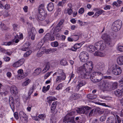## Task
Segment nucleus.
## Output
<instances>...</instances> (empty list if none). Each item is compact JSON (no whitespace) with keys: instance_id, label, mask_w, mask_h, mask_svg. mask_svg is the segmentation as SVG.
<instances>
[{"instance_id":"f257e3e1","label":"nucleus","mask_w":123,"mask_h":123,"mask_svg":"<svg viewBox=\"0 0 123 123\" xmlns=\"http://www.w3.org/2000/svg\"><path fill=\"white\" fill-rule=\"evenodd\" d=\"M90 63L91 66L92 68H89V66L86 63L83 65L78 68L76 71L81 76L82 78H88L90 75V72L93 68V64L91 61H89Z\"/></svg>"},{"instance_id":"f03ea898","label":"nucleus","mask_w":123,"mask_h":123,"mask_svg":"<svg viewBox=\"0 0 123 123\" xmlns=\"http://www.w3.org/2000/svg\"><path fill=\"white\" fill-rule=\"evenodd\" d=\"M91 76H89L91 80L94 82H98L101 81L103 78V74L101 72H95L92 73Z\"/></svg>"},{"instance_id":"7ed1b4c3","label":"nucleus","mask_w":123,"mask_h":123,"mask_svg":"<svg viewBox=\"0 0 123 123\" xmlns=\"http://www.w3.org/2000/svg\"><path fill=\"white\" fill-rule=\"evenodd\" d=\"M109 69L110 72L116 75H120L122 72V69L121 68L118 67L117 65L114 64Z\"/></svg>"},{"instance_id":"20e7f679","label":"nucleus","mask_w":123,"mask_h":123,"mask_svg":"<svg viewBox=\"0 0 123 123\" xmlns=\"http://www.w3.org/2000/svg\"><path fill=\"white\" fill-rule=\"evenodd\" d=\"M58 73L59 75L56 76L55 82L56 83H59L64 80L66 78V74L62 70H59L58 72Z\"/></svg>"},{"instance_id":"39448f33","label":"nucleus","mask_w":123,"mask_h":123,"mask_svg":"<svg viewBox=\"0 0 123 123\" xmlns=\"http://www.w3.org/2000/svg\"><path fill=\"white\" fill-rule=\"evenodd\" d=\"M122 22L120 20H117L115 21L112 25V29L115 31L117 32L119 31L122 27Z\"/></svg>"},{"instance_id":"423d86ee","label":"nucleus","mask_w":123,"mask_h":123,"mask_svg":"<svg viewBox=\"0 0 123 123\" xmlns=\"http://www.w3.org/2000/svg\"><path fill=\"white\" fill-rule=\"evenodd\" d=\"M79 57L80 61L83 63L86 62L89 58L88 54L86 52L84 51L80 53Z\"/></svg>"},{"instance_id":"0eeeda50","label":"nucleus","mask_w":123,"mask_h":123,"mask_svg":"<svg viewBox=\"0 0 123 123\" xmlns=\"http://www.w3.org/2000/svg\"><path fill=\"white\" fill-rule=\"evenodd\" d=\"M46 15V13L43 10H39V14L38 15L37 20L38 21L43 20L45 19Z\"/></svg>"},{"instance_id":"6e6552de","label":"nucleus","mask_w":123,"mask_h":123,"mask_svg":"<svg viewBox=\"0 0 123 123\" xmlns=\"http://www.w3.org/2000/svg\"><path fill=\"white\" fill-rule=\"evenodd\" d=\"M102 39L105 41V43L107 45L111 43V40L110 36L106 33H104L102 36Z\"/></svg>"},{"instance_id":"1a4fd4ad","label":"nucleus","mask_w":123,"mask_h":123,"mask_svg":"<svg viewBox=\"0 0 123 123\" xmlns=\"http://www.w3.org/2000/svg\"><path fill=\"white\" fill-rule=\"evenodd\" d=\"M74 111H72L67 114L63 118V121L64 122L67 121L72 120H74V117H71L74 114Z\"/></svg>"},{"instance_id":"9d476101","label":"nucleus","mask_w":123,"mask_h":123,"mask_svg":"<svg viewBox=\"0 0 123 123\" xmlns=\"http://www.w3.org/2000/svg\"><path fill=\"white\" fill-rule=\"evenodd\" d=\"M105 67L104 63L102 62H100L97 64L95 68L96 70L102 71L104 69Z\"/></svg>"},{"instance_id":"9b49d317","label":"nucleus","mask_w":123,"mask_h":123,"mask_svg":"<svg viewBox=\"0 0 123 123\" xmlns=\"http://www.w3.org/2000/svg\"><path fill=\"white\" fill-rule=\"evenodd\" d=\"M20 118L22 121L24 123H26L28 121V117L25 113L23 111H20L19 112Z\"/></svg>"},{"instance_id":"f8f14e48","label":"nucleus","mask_w":123,"mask_h":123,"mask_svg":"<svg viewBox=\"0 0 123 123\" xmlns=\"http://www.w3.org/2000/svg\"><path fill=\"white\" fill-rule=\"evenodd\" d=\"M63 22L64 20L63 19H62L58 23L56 26L55 28L54 31L55 32H58L61 30L62 28L61 25L63 24Z\"/></svg>"},{"instance_id":"ddd939ff","label":"nucleus","mask_w":123,"mask_h":123,"mask_svg":"<svg viewBox=\"0 0 123 123\" xmlns=\"http://www.w3.org/2000/svg\"><path fill=\"white\" fill-rule=\"evenodd\" d=\"M11 93L13 95L15 96L18 92V90L16 87L14 86H12L10 88Z\"/></svg>"},{"instance_id":"4468645a","label":"nucleus","mask_w":123,"mask_h":123,"mask_svg":"<svg viewBox=\"0 0 123 123\" xmlns=\"http://www.w3.org/2000/svg\"><path fill=\"white\" fill-rule=\"evenodd\" d=\"M24 60L23 59H21L17 62L14 63L12 66L13 67L15 68L21 66L24 63Z\"/></svg>"},{"instance_id":"2eb2a0df","label":"nucleus","mask_w":123,"mask_h":123,"mask_svg":"<svg viewBox=\"0 0 123 123\" xmlns=\"http://www.w3.org/2000/svg\"><path fill=\"white\" fill-rule=\"evenodd\" d=\"M78 84L76 87V88L78 90L80 87L85 85L86 83V82L83 80H81L80 79H79L78 80Z\"/></svg>"},{"instance_id":"dca6fc26","label":"nucleus","mask_w":123,"mask_h":123,"mask_svg":"<svg viewBox=\"0 0 123 123\" xmlns=\"http://www.w3.org/2000/svg\"><path fill=\"white\" fill-rule=\"evenodd\" d=\"M44 38L45 40L50 41H53L55 40L54 37L52 35H51L49 33H48L45 36Z\"/></svg>"},{"instance_id":"f3484780","label":"nucleus","mask_w":123,"mask_h":123,"mask_svg":"<svg viewBox=\"0 0 123 123\" xmlns=\"http://www.w3.org/2000/svg\"><path fill=\"white\" fill-rule=\"evenodd\" d=\"M114 93L116 96L119 98H121L123 96L122 89L117 90L114 92Z\"/></svg>"},{"instance_id":"a211bd4d","label":"nucleus","mask_w":123,"mask_h":123,"mask_svg":"<svg viewBox=\"0 0 123 123\" xmlns=\"http://www.w3.org/2000/svg\"><path fill=\"white\" fill-rule=\"evenodd\" d=\"M9 102L10 106L12 111L14 110L15 106L14 102L13 101V98L12 97H10L9 98Z\"/></svg>"},{"instance_id":"6ab92c4d","label":"nucleus","mask_w":123,"mask_h":123,"mask_svg":"<svg viewBox=\"0 0 123 123\" xmlns=\"http://www.w3.org/2000/svg\"><path fill=\"white\" fill-rule=\"evenodd\" d=\"M105 88L106 89L109 90H112V86L108 82H105L103 84Z\"/></svg>"},{"instance_id":"aec40b11","label":"nucleus","mask_w":123,"mask_h":123,"mask_svg":"<svg viewBox=\"0 0 123 123\" xmlns=\"http://www.w3.org/2000/svg\"><path fill=\"white\" fill-rule=\"evenodd\" d=\"M30 45V43L29 42H26L24 45L23 48H21V50L23 51H26L28 50V47Z\"/></svg>"},{"instance_id":"412c9836","label":"nucleus","mask_w":123,"mask_h":123,"mask_svg":"<svg viewBox=\"0 0 123 123\" xmlns=\"http://www.w3.org/2000/svg\"><path fill=\"white\" fill-rule=\"evenodd\" d=\"M117 61L118 64L120 65L123 64V56H120L118 57L117 59Z\"/></svg>"},{"instance_id":"4be33fe9","label":"nucleus","mask_w":123,"mask_h":123,"mask_svg":"<svg viewBox=\"0 0 123 123\" xmlns=\"http://www.w3.org/2000/svg\"><path fill=\"white\" fill-rule=\"evenodd\" d=\"M57 102H53L51 107V110L52 113H54L55 112V110L56 109L57 105Z\"/></svg>"},{"instance_id":"5701e85b","label":"nucleus","mask_w":123,"mask_h":123,"mask_svg":"<svg viewBox=\"0 0 123 123\" xmlns=\"http://www.w3.org/2000/svg\"><path fill=\"white\" fill-rule=\"evenodd\" d=\"M50 66V64L49 62H47L46 63L45 66L42 71V72L44 73L48 71L49 68Z\"/></svg>"},{"instance_id":"b1692460","label":"nucleus","mask_w":123,"mask_h":123,"mask_svg":"<svg viewBox=\"0 0 123 123\" xmlns=\"http://www.w3.org/2000/svg\"><path fill=\"white\" fill-rule=\"evenodd\" d=\"M34 89V86H32L28 92V96L26 98V99L29 100L31 98L30 95L33 93Z\"/></svg>"},{"instance_id":"393cba45","label":"nucleus","mask_w":123,"mask_h":123,"mask_svg":"<svg viewBox=\"0 0 123 123\" xmlns=\"http://www.w3.org/2000/svg\"><path fill=\"white\" fill-rule=\"evenodd\" d=\"M30 73V70L29 69H27L25 72L24 73L23 75L19 76L21 78L23 79L28 75Z\"/></svg>"},{"instance_id":"a878e982","label":"nucleus","mask_w":123,"mask_h":123,"mask_svg":"<svg viewBox=\"0 0 123 123\" xmlns=\"http://www.w3.org/2000/svg\"><path fill=\"white\" fill-rule=\"evenodd\" d=\"M54 5L52 2L49 3L47 5V7L48 10L49 11H52L54 9Z\"/></svg>"},{"instance_id":"bb28decb","label":"nucleus","mask_w":123,"mask_h":123,"mask_svg":"<svg viewBox=\"0 0 123 123\" xmlns=\"http://www.w3.org/2000/svg\"><path fill=\"white\" fill-rule=\"evenodd\" d=\"M87 49L89 51L91 52H94L96 49L95 46L92 45L88 46L87 48Z\"/></svg>"},{"instance_id":"cd10ccee","label":"nucleus","mask_w":123,"mask_h":123,"mask_svg":"<svg viewBox=\"0 0 123 123\" xmlns=\"http://www.w3.org/2000/svg\"><path fill=\"white\" fill-rule=\"evenodd\" d=\"M87 97L90 100L95 98L97 97L96 95L94 94H89L87 95Z\"/></svg>"},{"instance_id":"c85d7f7f","label":"nucleus","mask_w":123,"mask_h":123,"mask_svg":"<svg viewBox=\"0 0 123 123\" xmlns=\"http://www.w3.org/2000/svg\"><path fill=\"white\" fill-rule=\"evenodd\" d=\"M102 43H101V41H100L95 43V47L96 49L97 50H100V45L102 44Z\"/></svg>"},{"instance_id":"c756f323","label":"nucleus","mask_w":123,"mask_h":123,"mask_svg":"<svg viewBox=\"0 0 123 123\" xmlns=\"http://www.w3.org/2000/svg\"><path fill=\"white\" fill-rule=\"evenodd\" d=\"M19 37L18 35L15 36L14 39L11 41V42H12V44H13L14 42L16 43H18L19 41Z\"/></svg>"},{"instance_id":"7c9ffc66","label":"nucleus","mask_w":123,"mask_h":123,"mask_svg":"<svg viewBox=\"0 0 123 123\" xmlns=\"http://www.w3.org/2000/svg\"><path fill=\"white\" fill-rule=\"evenodd\" d=\"M94 54L95 56L100 57H103L105 56V54L99 51H96Z\"/></svg>"},{"instance_id":"2f4dec72","label":"nucleus","mask_w":123,"mask_h":123,"mask_svg":"<svg viewBox=\"0 0 123 123\" xmlns=\"http://www.w3.org/2000/svg\"><path fill=\"white\" fill-rule=\"evenodd\" d=\"M114 115L117 122L118 123H121L122 120L121 118L117 115L115 114H114Z\"/></svg>"},{"instance_id":"473e14b6","label":"nucleus","mask_w":123,"mask_h":123,"mask_svg":"<svg viewBox=\"0 0 123 123\" xmlns=\"http://www.w3.org/2000/svg\"><path fill=\"white\" fill-rule=\"evenodd\" d=\"M73 12L72 9H69L66 8L65 10L64 11V13L65 14L68 13L69 15H71Z\"/></svg>"},{"instance_id":"72a5a7b5","label":"nucleus","mask_w":123,"mask_h":123,"mask_svg":"<svg viewBox=\"0 0 123 123\" xmlns=\"http://www.w3.org/2000/svg\"><path fill=\"white\" fill-rule=\"evenodd\" d=\"M47 102L49 103L51 102L52 101H55L56 100V98L52 96H50L47 98Z\"/></svg>"},{"instance_id":"f704fd0d","label":"nucleus","mask_w":123,"mask_h":123,"mask_svg":"<svg viewBox=\"0 0 123 123\" xmlns=\"http://www.w3.org/2000/svg\"><path fill=\"white\" fill-rule=\"evenodd\" d=\"M41 72V69L40 68H38L36 69L33 73L34 75L39 74Z\"/></svg>"},{"instance_id":"c9c22d12","label":"nucleus","mask_w":123,"mask_h":123,"mask_svg":"<svg viewBox=\"0 0 123 123\" xmlns=\"http://www.w3.org/2000/svg\"><path fill=\"white\" fill-rule=\"evenodd\" d=\"M79 95L78 94L73 93L71 97L72 99L75 100L79 98Z\"/></svg>"},{"instance_id":"e433bc0d","label":"nucleus","mask_w":123,"mask_h":123,"mask_svg":"<svg viewBox=\"0 0 123 123\" xmlns=\"http://www.w3.org/2000/svg\"><path fill=\"white\" fill-rule=\"evenodd\" d=\"M114 119L113 117H110L107 120V123H114Z\"/></svg>"},{"instance_id":"4c0bfd02","label":"nucleus","mask_w":123,"mask_h":123,"mask_svg":"<svg viewBox=\"0 0 123 123\" xmlns=\"http://www.w3.org/2000/svg\"><path fill=\"white\" fill-rule=\"evenodd\" d=\"M18 78L19 79H21V78L19 77V76L23 75V71L22 69H20L18 71Z\"/></svg>"},{"instance_id":"58836bf2","label":"nucleus","mask_w":123,"mask_h":123,"mask_svg":"<svg viewBox=\"0 0 123 123\" xmlns=\"http://www.w3.org/2000/svg\"><path fill=\"white\" fill-rule=\"evenodd\" d=\"M101 43H102L100 44V50H102L105 49L106 47V45L105 43H103L102 41H101Z\"/></svg>"},{"instance_id":"ea45409f","label":"nucleus","mask_w":123,"mask_h":123,"mask_svg":"<svg viewBox=\"0 0 123 123\" xmlns=\"http://www.w3.org/2000/svg\"><path fill=\"white\" fill-rule=\"evenodd\" d=\"M118 84L117 82H114L113 83L112 86V90H114L117 88Z\"/></svg>"},{"instance_id":"a19ab883","label":"nucleus","mask_w":123,"mask_h":123,"mask_svg":"<svg viewBox=\"0 0 123 123\" xmlns=\"http://www.w3.org/2000/svg\"><path fill=\"white\" fill-rule=\"evenodd\" d=\"M56 118L55 116L52 117L50 119V123H56Z\"/></svg>"},{"instance_id":"79ce46f5","label":"nucleus","mask_w":123,"mask_h":123,"mask_svg":"<svg viewBox=\"0 0 123 123\" xmlns=\"http://www.w3.org/2000/svg\"><path fill=\"white\" fill-rule=\"evenodd\" d=\"M51 46L53 47H57L59 45L58 42L56 41L51 43Z\"/></svg>"},{"instance_id":"37998d69","label":"nucleus","mask_w":123,"mask_h":123,"mask_svg":"<svg viewBox=\"0 0 123 123\" xmlns=\"http://www.w3.org/2000/svg\"><path fill=\"white\" fill-rule=\"evenodd\" d=\"M31 80H30L28 79L26 80L22 84V86H25L27 85L30 82Z\"/></svg>"},{"instance_id":"c03bdc74","label":"nucleus","mask_w":123,"mask_h":123,"mask_svg":"<svg viewBox=\"0 0 123 123\" xmlns=\"http://www.w3.org/2000/svg\"><path fill=\"white\" fill-rule=\"evenodd\" d=\"M60 63L61 65L63 66H65L67 65V62L65 60H62L60 61Z\"/></svg>"},{"instance_id":"a18cd8bd","label":"nucleus","mask_w":123,"mask_h":123,"mask_svg":"<svg viewBox=\"0 0 123 123\" xmlns=\"http://www.w3.org/2000/svg\"><path fill=\"white\" fill-rule=\"evenodd\" d=\"M43 53H44L42 51H41V50H39L37 54V56L38 57H40L42 55Z\"/></svg>"},{"instance_id":"49530a36","label":"nucleus","mask_w":123,"mask_h":123,"mask_svg":"<svg viewBox=\"0 0 123 123\" xmlns=\"http://www.w3.org/2000/svg\"><path fill=\"white\" fill-rule=\"evenodd\" d=\"M63 86V84L62 83H60L57 86L56 88V89L57 90H59L60 89H62V87Z\"/></svg>"},{"instance_id":"de8ad7c7","label":"nucleus","mask_w":123,"mask_h":123,"mask_svg":"<svg viewBox=\"0 0 123 123\" xmlns=\"http://www.w3.org/2000/svg\"><path fill=\"white\" fill-rule=\"evenodd\" d=\"M96 111L99 114H101L103 113L104 111H102L99 108H97L95 109Z\"/></svg>"},{"instance_id":"09e8293b","label":"nucleus","mask_w":123,"mask_h":123,"mask_svg":"<svg viewBox=\"0 0 123 123\" xmlns=\"http://www.w3.org/2000/svg\"><path fill=\"white\" fill-rule=\"evenodd\" d=\"M72 37L73 38V40L76 41L79 38L78 36L77 35H74L72 36Z\"/></svg>"},{"instance_id":"8fccbe9b","label":"nucleus","mask_w":123,"mask_h":123,"mask_svg":"<svg viewBox=\"0 0 123 123\" xmlns=\"http://www.w3.org/2000/svg\"><path fill=\"white\" fill-rule=\"evenodd\" d=\"M31 53V50L26 52L24 55V56L25 57H26L30 55Z\"/></svg>"},{"instance_id":"3c124183","label":"nucleus","mask_w":123,"mask_h":123,"mask_svg":"<svg viewBox=\"0 0 123 123\" xmlns=\"http://www.w3.org/2000/svg\"><path fill=\"white\" fill-rule=\"evenodd\" d=\"M78 113L80 114H84V111L83 108H80L77 111Z\"/></svg>"},{"instance_id":"603ef678","label":"nucleus","mask_w":123,"mask_h":123,"mask_svg":"<svg viewBox=\"0 0 123 123\" xmlns=\"http://www.w3.org/2000/svg\"><path fill=\"white\" fill-rule=\"evenodd\" d=\"M117 49L120 52H123V46H119L117 47Z\"/></svg>"},{"instance_id":"864d4df0","label":"nucleus","mask_w":123,"mask_h":123,"mask_svg":"<svg viewBox=\"0 0 123 123\" xmlns=\"http://www.w3.org/2000/svg\"><path fill=\"white\" fill-rule=\"evenodd\" d=\"M91 108L90 107H89L88 106H86L83 108V110L84 111V113L86 111L87 112H88L89 110Z\"/></svg>"},{"instance_id":"5fc2aeb1","label":"nucleus","mask_w":123,"mask_h":123,"mask_svg":"<svg viewBox=\"0 0 123 123\" xmlns=\"http://www.w3.org/2000/svg\"><path fill=\"white\" fill-rule=\"evenodd\" d=\"M43 44V43L42 42H40L39 43L37 46V48L38 49H40Z\"/></svg>"},{"instance_id":"6e6d98bb","label":"nucleus","mask_w":123,"mask_h":123,"mask_svg":"<svg viewBox=\"0 0 123 123\" xmlns=\"http://www.w3.org/2000/svg\"><path fill=\"white\" fill-rule=\"evenodd\" d=\"M35 36V34L32 32L30 33L29 37H31L32 40H33L34 39Z\"/></svg>"},{"instance_id":"4d7b16f0","label":"nucleus","mask_w":123,"mask_h":123,"mask_svg":"<svg viewBox=\"0 0 123 123\" xmlns=\"http://www.w3.org/2000/svg\"><path fill=\"white\" fill-rule=\"evenodd\" d=\"M74 121L75 123H81L80 119H79V118L78 117H76L75 118Z\"/></svg>"},{"instance_id":"13d9d810","label":"nucleus","mask_w":123,"mask_h":123,"mask_svg":"<svg viewBox=\"0 0 123 123\" xmlns=\"http://www.w3.org/2000/svg\"><path fill=\"white\" fill-rule=\"evenodd\" d=\"M52 73V72H50L47 73L44 76V78L45 79H47L48 77L51 74V73Z\"/></svg>"},{"instance_id":"bf43d9fd","label":"nucleus","mask_w":123,"mask_h":123,"mask_svg":"<svg viewBox=\"0 0 123 123\" xmlns=\"http://www.w3.org/2000/svg\"><path fill=\"white\" fill-rule=\"evenodd\" d=\"M74 45L77 49L80 48L81 46V44L80 43H76Z\"/></svg>"},{"instance_id":"052dcab7","label":"nucleus","mask_w":123,"mask_h":123,"mask_svg":"<svg viewBox=\"0 0 123 123\" xmlns=\"http://www.w3.org/2000/svg\"><path fill=\"white\" fill-rule=\"evenodd\" d=\"M14 116L15 118L17 120L19 118L18 115V113L17 112H15L14 114Z\"/></svg>"},{"instance_id":"680f3d73","label":"nucleus","mask_w":123,"mask_h":123,"mask_svg":"<svg viewBox=\"0 0 123 123\" xmlns=\"http://www.w3.org/2000/svg\"><path fill=\"white\" fill-rule=\"evenodd\" d=\"M4 8L6 10H9L10 8V5L9 4H6L5 5Z\"/></svg>"},{"instance_id":"e2e57ef3","label":"nucleus","mask_w":123,"mask_h":123,"mask_svg":"<svg viewBox=\"0 0 123 123\" xmlns=\"http://www.w3.org/2000/svg\"><path fill=\"white\" fill-rule=\"evenodd\" d=\"M100 98L103 99H105L106 100H109L110 99V98L108 97H104L103 96H101Z\"/></svg>"},{"instance_id":"0e129e2a","label":"nucleus","mask_w":123,"mask_h":123,"mask_svg":"<svg viewBox=\"0 0 123 123\" xmlns=\"http://www.w3.org/2000/svg\"><path fill=\"white\" fill-rule=\"evenodd\" d=\"M11 44H12V42H4L2 45H10Z\"/></svg>"},{"instance_id":"69168bd1","label":"nucleus","mask_w":123,"mask_h":123,"mask_svg":"<svg viewBox=\"0 0 123 123\" xmlns=\"http://www.w3.org/2000/svg\"><path fill=\"white\" fill-rule=\"evenodd\" d=\"M96 104H97L100 105H102V106H106V107H108V106L106 105V104L105 103H99L98 102H96Z\"/></svg>"},{"instance_id":"338daca9","label":"nucleus","mask_w":123,"mask_h":123,"mask_svg":"<svg viewBox=\"0 0 123 123\" xmlns=\"http://www.w3.org/2000/svg\"><path fill=\"white\" fill-rule=\"evenodd\" d=\"M106 119L105 117V116H103L101 117L100 118V121L102 122L105 121Z\"/></svg>"},{"instance_id":"774afa93","label":"nucleus","mask_w":123,"mask_h":123,"mask_svg":"<svg viewBox=\"0 0 123 123\" xmlns=\"http://www.w3.org/2000/svg\"><path fill=\"white\" fill-rule=\"evenodd\" d=\"M69 49L73 51H76L77 49L76 47H75V46L74 45V47H72L70 49Z\"/></svg>"}]
</instances>
